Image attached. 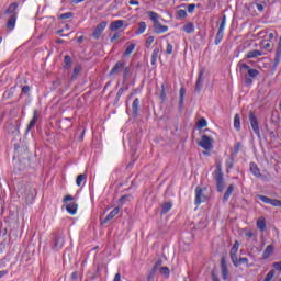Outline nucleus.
<instances>
[{"mask_svg":"<svg viewBox=\"0 0 281 281\" xmlns=\"http://www.w3.org/2000/svg\"><path fill=\"white\" fill-rule=\"evenodd\" d=\"M18 8H19V3L13 2L5 10V14H10L9 20L7 22V30H10V31L14 30V27L16 25V16L19 14V11H16Z\"/></svg>","mask_w":281,"mask_h":281,"instance_id":"1","label":"nucleus"},{"mask_svg":"<svg viewBox=\"0 0 281 281\" xmlns=\"http://www.w3.org/2000/svg\"><path fill=\"white\" fill-rule=\"evenodd\" d=\"M147 14L154 23V32L156 34H166V32H168V25H162V23L159 22V15L155 11H148Z\"/></svg>","mask_w":281,"mask_h":281,"instance_id":"2","label":"nucleus"},{"mask_svg":"<svg viewBox=\"0 0 281 281\" xmlns=\"http://www.w3.org/2000/svg\"><path fill=\"white\" fill-rule=\"evenodd\" d=\"M213 179L216 183L217 192H223V190H225V178H223V166L221 164L216 165V169L213 172Z\"/></svg>","mask_w":281,"mask_h":281,"instance_id":"3","label":"nucleus"},{"mask_svg":"<svg viewBox=\"0 0 281 281\" xmlns=\"http://www.w3.org/2000/svg\"><path fill=\"white\" fill-rule=\"evenodd\" d=\"M239 71L243 76H247L248 78H258V76H260V71L249 67L247 64H239Z\"/></svg>","mask_w":281,"mask_h":281,"instance_id":"4","label":"nucleus"},{"mask_svg":"<svg viewBox=\"0 0 281 281\" xmlns=\"http://www.w3.org/2000/svg\"><path fill=\"white\" fill-rule=\"evenodd\" d=\"M205 190H207V188L196 187V189H195V205H201V203H205V201H207V196L204 193Z\"/></svg>","mask_w":281,"mask_h":281,"instance_id":"5","label":"nucleus"},{"mask_svg":"<svg viewBox=\"0 0 281 281\" xmlns=\"http://www.w3.org/2000/svg\"><path fill=\"white\" fill-rule=\"evenodd\" d=\"M239 248H240V243H238V240H236L229 251L231 260H232L234 267H238V249Z\"/></svg>","mask_w":281,"mask_h":281,"instance_id":"6","label":"nucleus"},{"mask_svg":"<svg viewBox=\"0 0 281 281\" xmlns=\"http://www.w3.org/2000/svg\"><path fill=\"white\" fill-rule=\"evenodd\" d=\"M65 245V237L60 235H55L52 241L53 251H60Z\"/></svg>","mask_w":281,"mask_h":281,"instance_id":"7","label":"nucleus"},{"mask_svg":"<svg viewBox=\"0 0 281 281\" xmlns=\"http://www.w3.org/2000/svg\"><path fill=\"white\" fill-rule=\"evenodd\" d=\"M199 146H201V148H204V150H212V148H214V139H212L207 135H203L201 140L199 142Z\"/></svg>","mask_w":281,"mask_h":281,"instance_id":"8","label":"nucleus"},{"mask_svg":"<svg viewBox=\"0 0 281 281\" xmlns=\"http://www.w3.org/2000/svg\"><path fill=\"white\" fill-rule=\"evenodd\" d=\"M249 122L254 133L257 135V137H260V125L258 124V117L251 111L249 112Z\"/></svg>","mask_w":281,"mask_h":281,"instance_id":"9","label":"nucleus"},{"mask_svg":"<svg viewBox=\"0 0 281 281\" xmlns=\"http://www.w3.org/2000/svg\"><path fill=\"white\" fill-rule=\"evenodd\" d=\"M24 199L27 204L33 203L34 199H36V189L32 186H27L25 188Z\"/></svg>","mask_w":281,"mask_h":281,"instance_id":"10","label":"nucleus"},{"mask_svg":"<svg viewBox=\"0 0 281 281\" xmlns=\"http://www.w3.org/2000/svg\"><path fill=\"white\" fill-rule=\"evenodd\" d=\"M106 25H109V23L106 21L100 22L97 25V27L94 29V31L92 32V38H95V41H98V38H100V36H102V32H104V30H106Z\"/></svg>","mask_w":281,"mask_h":281,"instance_id":"11","label":"nucleus"},{"mask_svg":"<svg viewBox=\"0 0 281 281\" xmlns=\"http://www.w3.org/2000/svg\"><path fill=\"white\" fill-rule=\"evenodd\" d=\"M257 199L259 201H262V203H268L269 205H273V207H281V200L271 199L266 195H257Z\"/></svg>","mask_w":281,"mask_h":281,"instance_id":"12","label":"nucleus"},{"mask_svg":"<svg viewBox=\"0 0 281 281\" xmlns=\"http://www.w3.org/2000/svg\"><path fill=\"white\" fill-rule=\"evenodd\" d=\"M220 267H221L222 279L224 281H227V279L229 278V268H227V260L225 259V257L221 258Z\"/></svg>","mask_w":281,"mask_h":281,"instance_id":"13","label":"nucleus"},{"mask_svg":"<svg viewBox=\"0 0 281 281\" xmlns=\"http://www.w3.org/2000/svg\"><path fill=\"white\" fill-rule=\"evenodd\" d=\"M124 67H126V61L124 60H119L113 68L110 71V76H113L115 74H120V71L124 70Z\"/></svg>","mask_w":281,"mask_h":281,"instance_id":"14","label":"nucleus"},{"mask_svg":"<svg viewBox=\"0 0 281 281\" xmlns=\"http://www.w3.org/2000/svg\"><path fill=\"white\" fill-rule=\"evenodd\" d=\"M203 74H204L203 70L199 71L198 79L195 82V89H194L195 93H201V89H203Z\"/></svg>","mask_w":281,"mask_h":281,"instance_id":"15","label":"nucleus"},{"mask_svg":"<svg viewBox=\"0 0 281 281\" xmlns=\"http://www.w3.org/2000/svg\"><path fill=\"white\" fill-rule=\"evenodd\" d=\"M36 122H38V110L33 111V117L27 125L26 133H30L36 126Z\"/></svg>","mask_w":281,"mask_h":281,"instance_id":"16","label":"nucleus"},{"mask_svg":"<svg viewBox=\"0 0 281 281\" xmlns=\"http://www.w3.org/2000/svg\"><path fill=\"white\" fill-rule=\"evenodd\" d=\"M122 27H124V21L123 20H116V21H113L110 24L111 32H115L117 30H122Z\"/></svg>","mask_w":281,"mask_h":281,"instance_id":"17","label":"nucleus"},{"mask_svg":"<svg viewBox=\"0 0 281 281\" xmlns=\"http://www.w3.org/2000/svg\"><path fill=\"white\" fill-rule=\"evenodd\" d=\"M132 116L137 117L139 115V99L136 98L132 103Z\"/></svg>","mask_w":281,"mask_h":281,"instance_id":"18","label":"nucleus"},{"mask_svg":"<svg viewBox=\"0 0 281 281\" xmlns=\"http://www.w3.org/2000/svg\"><path fill=\"white\" fill-rule=\"evenodd\" d=\"M117 214H120V207L116 206L106 215L103 223H109V221H113V218H115Z\"/></svg>","mask_w":281,"mask_h":281,"instance_id":"19","label":"nucleus"},{"mask_svg":"<svg viewBox=\"0 0 281 281\" xmlns=\"http://www.w3.org/2000/svg\"><path fill=\"white\" fill-rule=\"evenodd\" d=\"M194 23L188 22L187 24L183 25L182 32H186V34H194Z\"/></svg>","mask_w":281,"mask_h":281,"instance_id":"20","label":"nucleus"},{"mask_svg":"<svg viewBox=\"0 0 281 281\" xmlns=\"http://www.w3.org/2000/svg\"><path fill=\"white\" fill-rule=\"evenodd\" d=\"M66 210L68 212V214H76L78 212V204L75 202H71L69 204L66 205Z\"/></svg>","mask_w":281,"mask_h":281,"instance_id":"21","label":"nucleus"},{"mask_svg":"<svg viewBox=\"0 0 281 281\" xmlns=\"http://www.w3.org/2000/svg\"><path fill=\"white\" fill-rule=\"evenodd\" d=\"M233 192H234V184H229L223 196L224 203H227V201H229V198L232 196Z\"/></svg>","mask_w":281,"mask_h":281,"instance_id":"22","label":"nucleus"},{"mask_svg":"<svg viewBox=\"0 0 281 281\" xmlns=\"http://www.w3.org/2000/svg\"><path fill=\"white\" fill-rule=\"evenodd\" d=\"M158 265L157 271H159L160 276H164L165 278H170V268L168 267H159V262L156 263Z\"/></svg>","mask_w":281,"mask_h":281,"instance_id":"23","label":"nucleus"},{"mask_svg":"<svg viewBox=\"0 0 281 281\" xmlns=\"http://www.w3.org/2000/svg\"><path fill=\"white\" fill-rule=\"evenodd\" d=\"M170 89V85L168 83H162L161 85V90H160V100L161 102H166V92Z\"/></svg>","mask_w":281,"mask_h":281,"instance_id":"24","label":"nucleus"},{"mask_svg":"<svg viewBox=\"0 0 281 281\" xmlns=\"http://www.w3.org/2000/svg\"><path fill=\"white\" fill-rule=\"evenodd\" d=\"M250 172H252L255 177H262V173H260V168H258V165H256L255 162L250 164Z\"/></svg>","mask_w":281,"mask_h":281,"instance_id":"25","label":"nucleus"},{"mask_svg":"<svg viewBox=\"0 0 281 281\" xmlns=\"http://www.w3.org/2000/svg\"><path fill=\"white\" fill-rule=\"evenodd\" d=\"M273 245H268L263 251V259L267 260V258H270L271 257V254H273Z\"/></svg>","mask_w":281,"mask_h":281,"instance_id":"26","label":"nucleus"},{"mask_svg":"<svg viewBox=\"0 0 281 281\" xmlns=\"http://www.w3.org/2000/svg\"><path fill=\"white\" fill-rule=\"evenodd\" d=\"M258 56H262V52L258 49L249 50L246 55L247 58H258Z\"/></svg>","mask_w":281,"mask_h":281,"instance_id":"27","label":"nucleus"},{"mask_svg":"<svg viewBox=\"0 0 281 281\" xmlns=\"http://www.w3.org/2000/svg\"><path fill=\"white\" fill-rule=\"evenodd\" d=\"M81 71H82V66L80 65L76 66L72 70L71 80H76V78H78Z\"/></svg>","mask_w":281,"mask_h":281,"instance_id":"28","label":"nucleus"},{"mask_svg":"<svg viewBox=\"0 0 281 281\" xmlns=\"http://www.w3.org/2000/svg\"><path fill=\"white\" fill-rule=\"evenodd\" d=\"M257 227L258 229H260V232H265V229H267V222L265 221V218H259L257 221Z\"/></svg>","mask_w":281,"mask_h":281,"instance_id":"29","label":"nucleus"},{"mask_svg":"<svg viewBox=\"0 0 281 281\" xmlns=\"http://www.w3.org/2000/svg\"><path fill=\"white\" fill-rule=\"evenodd\" d=\"M169 210H172V202L164 203L160 214H168Z\"/></svg>","mask_w":281,"mask_h":281,"instance_id":"30","label":"nucleus"},{"mask_svg":"<svg viewBox=\"0 0 281 281\" xmlns=\"http://www.w3.org/2000/svg\"><path fill=\"white\" fill-rule=\"evenodd\" d=\"M159 48H155L151 54V65H157V58H159Z\"/></svg>","mask_w":281,"mask_h":281,"instance_id":"31","label":"nucleus"},{"mask_svg":"<svg viewBox=\"0 0 281 281\" xmlns=\"http://www.w3.org/2000/svg\"><path fill=\"white\" fill-rule=\"evenodd\" d=\"M223 36H225V31L217 30V34L215 36V45H221V41H223Z\"/></svg>","mask_w":281,"mask_h":281,"instance_id":"32","label":"nucleus"},{"mask_svg":"<svg viewBox=\"0 0 281 281\" xmlns=\"http://www.w3.org/2000/svg\"><path fill=\"white\" fill-rule=\"evenodd\" d=\"M131 76H133V72L131 71V67L124 66V68H123V79L128 80V78H131Z\"/></svg>","mask_w":281,"mask_h":281,"instance_id":"33","label":"nucleus"},{"mask_svg":"<svg viewBox=\"0 0 281 281\" xmlns=\"http://www.w3.org/2000/svg\"><path fill=\"white\" fill-rule=\"evenodd\" d=\"M159 269V263H156L147 276V281H151L155 278V272Z\"/></svg>","mask_w":281,"mask_h":281,"instance_id":"34","label":"nucleus"},{"mask_svg":"<svg viewBox=\"0 0 281 281\" xmlns=\"http://www.w3.org/2000/svg\"><path fill=\"white\" fill-rule=\"evenodd\" d=\"M234 128H236V131H240V114H235Z\"/></svg>","mask_w":281,"mask_h":281,"instance_id":"35","label":"nucleus"},{"mask_svg":"<svg viewBox=\"0 0 281 281\" xmlns=\"http://www.w3.org/2000/svg\"><path fill=\"white\" fill-rule=\"evenodd\" d=\"M135 50V44L131 43L128 44L127 48L125 49L124 56H131L133 52Z\"/></svg>","mask_w":281,"mask_h":281,"instance_id":"36","label":"nucleus"},{"mask_svg":"<svg viewBox=\"0 0 281 281\" xmlns=\"http://www.w3.org/2000/svg\"><path fill=\"white\" fill-rule=\"evenodd\" d=\"M82 181H87V175L80 173L76 179L77 186H82Z\"/></svg>","mask_w":281,"mask_h":281,"instance_id":"37","label":"nucleus"},{"mask_svg":"<svg viewBox=\"0 0 281 281\" xmlns=\"http://www.w3.org/2000/svg\"><path fill=\"white\" fill-rule=\"evenodd\" d=\"M196 126L198 128H205V126H207V120H205V117L200 119L196 122Z\"/></svg>","mask_w":281,"mask_h":281,"instance_id":"38","label":"nucleus"},{"mask_svg":"<svg viewBox=\"0 0 281 281\" xmlns=\"http://www.w3.org/2000/svg\"><path fill=\"white\" fill-rule=\"evenodd\" d=\"M184 98H186V88L181 87L180 88V99H179L180 106H183Z\"/></svg>","mask_w":281,"mask_h":281,"instance_id":"39","label":"nucleus"},{"mask_svg":"<svg viewBox=\"0 0 281 281\" xmlns=\"http://www.w3.org/2000/svg\"><path fill=\"white\" fill-rule=\"evenodd\" d=\"M144 32H146V22H139L136 34H144Z\"/></svg>","mask_w":281,"mask_h":281,"instance_id":"40","label":"nucleus"},{"mask_svg":"<svg viewBox=\"0 0 281 281\" xmlns=\"http://www.w3.org/2000/svg\"><path fill=\"white\" fill-rule=\"evenodd\" d=\"M64 64H65L66 69H69L71 67V56L66 55L64 57Z\"/></svg>","mask_w":281,"mask_h":281,"instance_id":"41","label":"nucleus"},{"mask_svg":"<svg viewBox=\"0 0 281 281\" xmlns=\"http://www.w3.org/2000/svg\"><path fill=\"white\" fill-rule=\"evenodd\" d=\"M273 276H276V270H270V271L267 273V276H266V278L263 279V281H271V280H273Z\"/></svg>","mask_w":281,"mask_h":281,"instance_id":"42","label":"nucleus"},{"mask_svg":"<svg viewBox=\"0 0 281 281\" xmlns=\"http://www.w3.org/2000/svg\"><path fill=\"white\" fill-rule=\"evenodd\" d=\"M226 21H227V16H226V15H223L222 22H221L220 27H218V30H220L221 32H225V23H226Z\"/></svg>","mask_w":281,"mask_h":281,"instance_id":"43","label":"nucleus"},{"mask_svg":"<svg viewBox=\"0 0 281 281\" xmlns=\"http://www.w3.org/2000/svg\"><path fill=\"white\" fill-rule=\"evenodd\" d=\"M177 15L179 19H186V16H188V12H186L183 9H180L177 11Z\"/></svg>","mask_w":281,"mask_h":281,"instance_id":"44","label":"nucleus"},{"mask_svg":"<svg viewBox=\"0 0 281 281\" xmlns=\"http://www.w3.org/2000/svg\"><path fill=\"white\" fill-rule=\"evenodd\" d=\"M153 43H155V36H149L145 42V46L147 47V49H149V47H150V45H153Z\"/></svg>","mask_w":281,"mask_h":281,"instance_id":"45","label":"nucleus"},{"mask_svg":"<svg viewBox=\"0 0 281 281\" xmlns=\"http://www.w3.org/2000/svg\"><path fill=\"white\" fill-rule=\"evenodd\" d=\"M74 16V13H71V12H67V13H63V14H60L59 15V19H61V20H67V19H71Z\"/></svg>","mask_w":281,"mask_h":281,"instance_id":"46","label":"nucleus"},{"mask_svg":"<svg viewBox=\"0 0 281 281\" xmlns=\"http://www.w3.org/2000/svg\"><path fill=\"white\" fill-rule=\"evenodd\" d=\"M226 168L231 170V168H234V158H228L226 160Z\"/></svg>","mask_w":281,"mask_h":281,"instance_id":"47","label":"nucleus"},{"mask_svg":"<svg viewBox=\"0 0 281 281\" xmlns=\"http://www.w3.org/2000/svg\"><path fill=\"white\" fill-rule=\"evenodd\" d=\"M175 47L172 46V44L168 43L167 44V48H166V54H168L170 56V54H172Z\"/></svg>","mask_w":281,"mask_h":281,"instance_id":"48","label":"nucleus"},{"mask_svg":"<svg viewBox=\"0 0 281 281\" xmlns=\"http://www.w3.org/2000/svg\"><path fill=\"white\" fill-rule=\"evenodd\" d=\"M238 260V267L239 265H247V262H249V259L246 257H240Z\"/></svg>","mask_w":281,"mask_h":281,"instance_id":"49","label":"nucleus"},{"mask_svg":"<svg viewBox=\"0 0 281 281\" xmlns=\"http://www.w3.org/2000/svg\"><path fill=\"white\" fill-rule=\"evenodd\" d=\"M244 76H245V83L248 87H251V85H254V80H251V77H247V75H244Z\"/></svg>","mask_w":281,"mask_h":281,"instance_id":"50","label":"nucleus"},{"mask_svg":"<svg viewBox=\"0 0 281 281\" xmlns=\"http://www.w3.org/2000/svg\"><path fill=\"white\" fill-rule=\"evenodd\" d=\"M126 201H131V195H123L120 198V203L124 204Z\"/></svg>","mask_w":281,"mask_h":281,"instance_id":"51","label":"nucleus"},{"mask_svg":"<svg viewBox=\"0 0 281 281\" xmlns=\"http://www.w3.org/2000/svg\"><path fill=\"white\" fill-rule=\"evenodd\" d=\"M195 9H196V4H189L187 7L189 14H192V12H194Z\"/></svg>","mask_w":281,"mask_h":281,"instance_id":"52","label":"nucleus"},{"mask_svg":"<svg viewBox=\"0 0 281 281\" xmlns=\"http://www.w3.org/2000/svg\"><path fill=\"white\" fill-rule=\"evenodd\" d=\"M272 267L276 269V271H281V261L272 263Z\"/></svg>","mask_w":281,"mask_h":281,"instance_id":"53","label":"nucleus"},{"mask_svg":"<svg viewBox=\"0 0 281 281\" xmlns=\"http://www.w3.org/2000/svg\"><path fill=\"white\" fill-rule=\"evenodd\" d=\"M211 278L212 281H221V279H218V276L216 274V272H214V270L211 271Z\"/></svg>","mask_w":281,"mask_h":281,"instance_id":"54","label":"nucleus"},{"mask_svg":"<svg viewBox=\"0 0 281 281\" xmlns=\"http://www.w3.org/2000/svg\"><path fill=\"white\" fill-rule=\"evenodd\" d=\"M281 54L276 53L274 65H280Z\"/></svg>","mask_w":281,"mask_h":281,"instance_id":"55","label":"nucleus"},{"mask_svg":"<svg viewBox=\"0 0 281 281\" xmlns=\"http://www.w3.org/2000/svg\"><path fill=\"white\" fill-rule=\"evenodd\" d=\"M70 278H71V281H78V272L77 271L72 272Z\"/></svg>","mask_w":281,"mask_h":281,"instance_id":"56","label":"nucleus"},{"mask_svg":"<svg viewBox=\"0 0 281 281\" xmlns=\"http://www.w3.org/2000/svg\"><path fill=\"white\" fill-rule=\"evenodd\" d=\"M22 93H25V94L30 93V86H23Z\"/></svg>","mask_w":281,"mask_h":281,"instance_id":"57","label":"nucleus"},{"mask_svg":"<svg viewBox=\"0 0 281 281\" xmlns=\"http://www.w3.org/2000/svg\"><path fill=\"white\" fill-rule=\"evenodd\" d=\"M67 201H74V196L72 195H66L65 198H64V203H67Z\"/></svg>","mask_w":281,"mask_h":281,"instance_id":"58","label":"nucleus"},{"mask_svg":"<svg viewBox=\"0 0 281 281\" xmlns=\"http://www.w3.org/2000/svg\"><path fill=\"white\" fill-rule=\"evenodd\" d=\"M277 54H281V37L279 38V43H278V46H277Z\"/></svg>","mask_w":281,"mask_h":281,"instance_id":"59","label":"nucleus"},{"mask_svg":"<svg viewBox=\"0 0 281 281\" xmlns=\"http://www.w3.org/2000/svg\"><path fill=\"white\" fill-rule=\"evenodd\" d=\"M246 236H247V238H254L256 236V234H254V232H251V231H248L246 233Z\"/></svg>","mask_w":281,"mask_h":281,"instance_id":"60","label":"nucleus"},{"mask_svg":"<svg viewBox=\"0 0 281 281\" xmlns=\"http://www.w3.org/2000/svg\"><path fill=\"white\" fill-rule=\"evenodd\" d=\"M121 280H122V274H120V272H119L115 274L113 281H121Z\"/></svg>","mask_w":281,"mask_h":281,"instance_id":"61","label":"nucleus"},{"mask_svg":"<svg viewBox=\"0 0 281 281\" xmlns=\"http://www.w3.org/2000/svg\"><path fill=\"white\" fill-rule=\"evenodd\" d=\"M123 93H124V88H120L116 93L117 98H121L123 95Z\"/></svg>","mask_w":281,"mask_h":281,"instance_id":"62","label":"nucleus"},{"mask_svg":"<svg viewBox=\"0 0 281 281\" xmlns=\"http://www.w3.org/2000/svg\"><path fill=\"white\" fill-rule=\"evenodd\" d=\"M130 5H139V1L137 0H130Z\"/></svg>","mask_w":281,"mask_h":281,"instance_id":"63","label":"nucleus"},{"mask_svg":"<svg viewBox=\"0 0 281 281\" xmlns=\"http://www.w3.org/2000/svg\"><path fill=\"white\" fill-rule=\"evenodd\" d=\"M256 5H257V10L259 12H262L265 10V5H262V4L257 3Z\"/></svg>","mask_w":281,"mask_h":281,"instance_id":"64","label":"nucleus"}]
</instances>
